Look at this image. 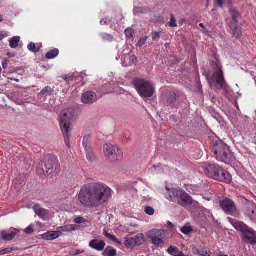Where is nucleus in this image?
<instances>
[{
    "mask_svg": "<svg viewBox=\"0 0 256 256\" xmlns=\"http://www.w3.org/2000/svg\"><path fill=\"white\" fill-rule=\"evenodd\" d=\"M44 166L46 174L52 176L58 174L60 172V164L54 155H50L46 157Z\"/></svg>",
    "mask_w": 256,
    "mask_h": 256,
    "instance_id": "6e6552de",
    "label": "nucleus"
},
{
    "mask_svg": "<svg viewBox=\"0 0 256 256\" xmlns=\"http://www.w3.org/2000/svg\"><path fill=\"white\" fill-rule=\"evenodd\" d=\"M9 79H10L11 80H15V81H16V82H18V80L16 79V78H9Z\"/></svg>",
    "mask_w": 256,
    "mask_h": 256,
    "instance_id": "69168bd1",
    "label": "nucleus"
},
{
    "mask_svg": "<svg viewBox=\"0 0 256 256\" xmlns=\"http://www.w3.org/2000/svg\"><path fill=\"white\" fill-rule=\"evenodd\" d=\"M59 54V50L58 48H54L46 53V58L50 60L56 58Z\"/></svg>",
    "mask_w": 256,
    "mask_h": 256,
    "instance_id": "cd10ccee",
    "label": "nucleus"
},
{
    "mask_svg": "<svg viewBox=\"0 0 256 256\" xmlns=\"http://www.w3.org/2000/svg\"><path fill=\"white\" fill-rule=\"evenodd\" d=\"M34 231V227L32 224L30 225L28 228L24 229V232L26 234H32Z\"/></svg>",
    "mask_w": 256,
    "mask_h": 256,
    "instance_id": "49530a36",
    "label": "nucleus"
},
{
    "mask_svg": "<svg viewBox=\"0 0 256 256\" xmlns=\"http://www.w3.org/2000/svg\"><path fill=\"white\" fill-rule=\"evenodd\" d=\"M98 98L95 92L88 91L82 94L81 100L84 104H91L97 101Z\"/></svg>",
    "mask_w": 256,
    "mask_h": 256,
    "instance_id": "ddd939ff",
    "label": "nucleus"
},
{
    "mask_svg": "<svg viewBox=\"0 0 256 256\" xmlns=\"http://www.w3.org/2000/svg\"><path fill=\"white\" fill-rule=\"evenodd\" d=\"M152 38L153 40H158L160 38V32H152Z\"/></svg>",
    "mask_w": 256,
    "mask_h": 256,
    "instance_id": "37998d69",
    "label": "nucleus"
},
{
    "mask_svg": "<svg viewBox=\"0 0 256 256\" xmlns=\"http://www.w3.org/2000/svg\"><path fill=\"white\" fill-rule=\"evenodd\" d=\"M135 10H136L137 12H140V13H143L144 12L143 8H136Z\"/></svg>",
    "mask_w": 256,
    "mask_h": 256,
    "instance_id": "6e6d98bb",
    "label": "nucleus"
},
{
    "mask_svg": "<svg viewBox=\"0 0 256 256\" xmlns=\"http://www.w3.org/2000/svg\"><path fill=\"white\" fill-rule=\"evenodd\" d=\"M192 199V198L188 194L182 190L177 202L178 204L183 207H188L190 204Z\"/></svg>",
    "mask_w": 256,
    "mask_h": 256,
    "instance_id": "4468645a",
    "label": "nucleus"
},
{
    "mask_svg": "<svg viewBox=\"0 0 256 256\" xmlns=\"http://www.w3.org/2000/svg\"><path fill=\"white\" fill-rule=\"evenodd\" d=\"M220 206L227 214L235 216L237 214L236 206L234 202L230 198H225L220 200Z\"/></svg>",
    "mask_w": 256,
    "mask_h": 256,
    "instance_id": "9d476101",
    "label": "nucleus"
},
{
    "mask_svg": "<svg viewBox=\"0 0 256 256\" xmlns=\"http://www.w3.org/2000/svg\"><path fill=\"white\" fill-rule=\"evenodd\" d=\"M123 232H129V230L128 228H125L124 230H123Z\"/></svg>",
    "mask_w": 256,
    "mask_h": 256,
    "instance_id": "680f3d73",
    "label": "nucleus"
},
{
    "mask_svg": "<svg viewBox=\"0 0 256 256\" xmlns=\"http://www.w3.org/2000/svg\"><path fill=\"white\" fill-rule=\"evenodd\" d=\"M212 151L214 154L216 159L226 164L232 162L234 158L230 151L229 148L222 142H216L212 148Z\"/></svg>",
    "mask_w": 256,
    "mask_h": 256,
    "instance_id": "20e7f679",
    "label": "nucleus"
},
{
    "mask_svg": "<svg viewBox=\"0 0 256 256\" xmlns=\"http://www.w3.org/2000/svg\"><path fill=\"white\" fill-rule=\"evenodd\" d=\"M34 210L35 213L42 220H44L48 214L47 210L41 208L38 204H36L34 206Z\"/></svg>",
    "mask_w": 256,
    "mask_h": 256,
    "instance_id": "aec40b11",
    "label": "nucleus"
},
{
    "mask_svg": "<svg viewBox=\"0 0 256 256\" xmlns=\"http://www.w3.org/2000/svg\"><path fill=\"white\" fill-rule=\"evenodd\" d=\"M73 78V74H68L64 78V80L66 82H69L70 80H72Z\"/></svg>",
    "mask_w": 256,
    "mask_h": 256,
    "instance_id": "09e8293b",
    "label": "nucleus"
},
{
    "mask_svg": "<svg viewBox=\"0 0 256 256\" xmlns=\"http://www.w3.org/2000/svg\"><path fill=\"white\" fill-rule=\"evenodd\" d=\"M188 206H190V208H194L195 210H196L200 208V205L198 202L192 199V202H190V204Z\"/></svg>",
    "mask_w": 256,
    "mask_h": 256,
    "instance_id": "58836bf2",
    "label": "nucleus"
},
{
    "mask_svg": "<svg viewBox=\"0 0 256 256\" xmlns=\"http://www.w3.org/2000/svg\"><path fill=\"white\" fill-rule=\"evenodd\" d=\"M180 230L184 234L188 235L193 232L194 229L190 223H187L181 228Z\"/></svg>",
    "mask_w": 256,
    "mask_h": 256,
    "instance_id": "c756f323",
    "label": "nucleus"
},
{
    "mask_svg": "<svg viewBox=\"0 0 256 256\" xmlns=\"http://www.w3.org/2000/svg\"><path fill=\"white\" fill-rule=\"evenodd\" d=\"M217 256H228V254H225L222 252H220L218 254Z\"/></svg>",
    "mask_w": 256,
    "mask_h": 256,
    "instance_id": "13d9d810",
    "label": "nucleus"
},
{
    "mask_svg": "<svg viewBox=\"0 0 256 256\" xmlns=\"http://www.w3.org/2000/svg\"><path fill=\"white\" fill-rule=\"evenodd\" d=\"M61 236L60 232L51 231L44 233L42 236V238L44 240H51L58 238Z\"/></svg>",
    "mask_w": 256,
    "mask_h": 256,
    "instance_id": "6ab92c4d",
    "label": "nucleus"
},
{
    "mask_svg": "<svg viewBox=\"0 0 256 256\" xmlns=\"http://www.w3.org/2000/svg\"><path fill=\"white\" fill-rule=\"evenodd\" d=\"M167 224L170 228H172L174 226V224L171 222H170L169 221H168L167 222Z\"/></svg>",
    "mask_w": 256,
    "mask_h": 256,
    "instance_id": "4d7b16f0",
    "label": "nucleus"
},
{
    "mask_svg": "<svg viewBox=\"0 0 256 256\" xmlns=\"http://www.w3.org/2000/svg\"><path fill=\"white\" fill-rule=\"evenodd\" d=\"M199 26L202 28L203 29H204V24L202 23H200L199 24Z\"/></svg>",
    "mask_w": 256,
    "mask_h": 256,
    "instance_id": "e2e57ef3",
    "label": "nucleus"
},
{
    "mask_svg": "<svg viewBox=\"0 0 256 256\" xmlns=\"http://www.w3.org/2000/svg\"><path fill=\"white\" fill-rule=\"evenodd\" d=\"M100 37L104 42H111L114 40V37L107 33H102L100 34Z\"/></svg>",
    "mask_w": 256,
    "mask_h": 256,
    "instance_id": "473e14b6",
    "label": "nucleus"
},
{
    "mask_svg": "<svg viewBox=\"0 0 256 256\" xmlns=\"http://www.w3.org/2000/svg\"><path fill=\"white\" fill-rule=\"evenodd\" d=\"M8 56L10 57H14V54L8 52Z\"/></svg>",
    "mask_w": 256,
    "mask_h": 256,
    "instance_id": "0e129e2a",
    "label": "nucleus"
},
{
    "mask_svg": "<svg viewBox=\"0 0 256 256\" xmlns=\"http://www.w3.org/2000/svg\"><path fill=\"white\" fill-rule=\"evenodd\" d=\"M198 252L201 256H210V254H208V252L203 248H200L198 250Z\"/></svg>",
    "mask_w": 256,
    "mask_h": 256,
    "instance_id": "de8ad7c7",
    "label": "nucleus"
},
{
    "mask_svg": "<svg viewBox=\"0 0 256 256\" xmlns=\"http://www.w3.org/2000/svg\"><path fill=\"white\" fill-rule=\"evenodd\" d=\"M178 256H186L182 252H180Z\"/></svg>",
    "mask_w": 256,
    "mask_h": 256,
    "instance_id": "bf43d9fd",
    "label": "nucleus"
},
{
    "mask_svg": "<svg viewBox=\"0 0 256 256\" xmlns=\"http://www.w3.org/2000/svg\"><path fill=\"white\" fill-rule=\"evenodd\" d=\"M167 233L168 230H166L153 229L147 232V236L154 245L157 248H162L164 245L163 240Z\"/></svg>",
    "mask_w": 256,
    "mask_h": 256,
    "instance_id": "0eeeda50",
    "label": "nucleus"
},
{
    "mask_svg": "<svg viewBox=\"0 0 256 256\" xmlns=\"http://www.w3.org/2000/svg\"><path fill=\"white\" fill-rule=\"evenodd\" d=\"M74 111L72 108L63 110L60 114L59 122L64 135V142L68 146H70V130L72 124L74 121Z\"/></svg>",
    "mask_w": 256,
    "mask_h": 256,
    "instance_id": "7ed1b4c3",
    "label": "nucleus"
},
{
    "mask_svg": "<svg viewBox=\"0 0 256 256\" xmlns=\"http://www.w3.org/2000/svg\"><path fill=\"white\" fill-rule=\"evenodd\" d=\"M105 156L112 162L120 160L123 158V152L116 146L106 144L103 146Z\"/></svg>",
    "mask_w": 256,
    "mask_h": 256,
    "instance_id": "423d86ee",
    "label": "nucleus"
},
{
    "mask_svg": "<svg viewBox=\"0 0 256 256\" xmlns=\"http://www.w3.org/2000/svg\"><path fill=\"white\" fill-rule=\"evenodd\" d=\"M90 136L89 134H87L84 137L82 144L85 148V149L90 148L88 145L89 142H90Z\"/></svg>",
    "mask_w": 256,
    "mask_h": 256,
    "instance_id": "f704fd0d",
    "label": "nucleus"
},
{
    "mask_svg": "<svg viewBox=\"0 0 256 256\" xmlns=\"http://www.w3.org/2000/svg\"><path fill=\"white\" fill-rule=\"evenodd\" d=\"M8 62L9 60H8L5 59L3 60L2 62V66L4 69L7 68L8 67Z\"/></svg>",
    "mask_w": 256,
    "mask_h": 256,
    "instance_id": "3c124183",
    "label": "nucleus"
},
{
    "mask_svg": "<svg viewBox=\"0 0 256 256\" xmlns=\"http://www.w3.org/2000/svg\"><path fill=\"white\" fill-rule=\"evenodd\" d=\"M89 246L97 251H102L104 250L106 246V242L104 240H92L89 242Z\"/></svg>",
    "mask_w": 256,
    "mask_h": 256,
    "instance_id": "f3484780",
    "label": "nucleus"
},
{
    "mask_svg": "<svg viewBox=\"0 0 256 256\" xmlns=\"http://www.w3.org/2000/svg\"><path fill=\"white\" fill-rule=\"evenodd\" d=\"M242 237L244 241L248 244L252 245L256 244V232L248 228L242 233Z\"/></svg>",
    "mask_w": 256,
    "mask_h": 256,
    "instance_id": "9b49d317",
    "label": "nucleus"
},
{
    "mask_svg": "<svg viewBox=\"0 0 256 256\" xmlns=\"http://www.w3.org/2000/svg\"><path fill=\"white\" fill-rule=\"evenodd\" d=\"M80 250H78V252H77L76 254H80Z\"/></svg>",
    "mask_w": 256,
    "mask_h": 256,
    "instance_id": "338daca9",
    "label": "nucleus"
},
{
    "mask_svg": "<svg viewBox=\"0 0 256 256\" xmlns=\"http://www.w3.org/2000/svg\"><path fill=\"white\" fill-rule=\"evenodd\" d=\"M4 16L2 15H0V22L4 20Z\"/></svg>",
    "mask_w": 256,
    "mask_h": 256,
    "instance_id": "052dcab7",
    "label": "nucleus"
},
{
    "mask_svg": "<svg viewBox=\"0 0 256 256\" xmlns=\"http://www.w3.org/2000/svg\"><path fill=\"white\" fill-rule=\"evenodd\" d=\"M112 190L102 182H92L83 186L78 198L84 207L96 208L106 202L112 197Z\"/></svg>",
    "mask_w": 256,
    "mask_h": 256,
    "instance_id": "f257e3e1",
    "label": "nucleus"
},
{
    "mask_svg": "<svg viewBox=\"0 0 256 256\" xmlns=\"http://www.w3.org/2000/svg\"><path fill=\"white\" fill-rule=\"evenodd\" d=\"M51 91V88L50 87H46L45 88L43 89L41 91V94L43 95L45 94L46 93L50 92Z\"/></svg>",
    "mask_w": 256,
    "mask_h": 256,
    "instance_id": "8fccbe9b",
    "label": "nucleus"
},
{
    "mask_svg": "<svg viewBox=\"0 0 256 256\" xmlns=\"http://www.w3.org/2000/svg\"><path fill=\"white\" fill-rule=\"evenodd\" d=\"M77 226L75 224H68L64 226H62L58 228V232H71L76 230L77 229Z\"/></svg>",
    "mask_w": 256,
    "mask_h": 256,
    "instance_id": "4be33fe9",
    "label": "nucleus"
},
{
    "mask_svg": "<svg viewBox=\"0 0 256 256\" xmlns=\"http://www.w3.org/2000/svg\"><path fill=\"white\" fill-rule=\"evenodd\" d=\"M136 246H141L144 242V238L142 234H138L133 238Z\"/></svg>",
    "mask_w": 256,
    "mask_h": 256,
    "instance_id": "a878e982",
    "label": "nucleus"
},
{
    "mask_svg": "<svg viewBox=\"0 0 256 256\" xmlns=\"http://www.w3.org/2000/svg\"><path fill=\"white\" fill-rule=\"evenodd\" d=\"M28 48L33 52H37L39 51L38 49L36 50V44L34 42H30L28 46Z\"/></svg>",
    "mask_w": 256,
    "mask_h": 256,
    "instance_id": "c9c22d12",
    "label": "nucleus"
},
{
    "mask_svg": "<svg viewBox=\"0 0 256 256\" xmlns=\"http://www.w3.org/2000/svg\"><path fill=\"white\" fill-rule=\"evenodd\" d=\"M212 67L215 70L213 76L210 78L208 76H207L206 79L210 86L214 84L215 80L217 84L218 88H221L223 86L224 83V78L222 70L217 63L213 62Z\"/></svg>",
    "mask_w": 256,
    "mask_h": 256,
    "instance_id": "1a4fd4ad",
    "label": "nucleus"
},
{
    "mask_svg": "<svg viewBox=\"0 0 256 256\" xmlns=\"http://www.w3.org/2000/svg\"><path fill=\"white\" fill-rule=\"evenodd\" d=\"M166 190L167 192L165 194V197L171 202H177L182 190L180 188H166Z\"/></svg>",
    "mask_w": 256,
    "mask_h": 256,
    "instance_id": "f8f14e48",
    "label": "nucleus"
},
{
    "mask_svg": "<svg viewBox=\"0 0 256 256\" xmlns=\"http://www.w3.org/2000/svg\"><path fill=\"white\" fill-rule=\"evenodd\" d=\"M136 57L135 55L133 54L130 56V60L131 61L132 64H134L136 62Z\"/></svg>",
    "mask_w": 256,
    "mask_h": 256,
    "instance_id": "603ef678",
    "label": "nucleus"
},
{
    "mask_svg": "<svg viewBox=\"0 0 256 256\" xmlns=\"http://www.w3.org/2000/svg\"><path fill=\"white\" fill-rule=\"evenodd\" d=\"M112 22V20L111 18L106 17V18H104L102 19L100 21V24L102 26H103V25H108Z\"/></svg>",
    "mask_w": 256,
    "mask_h": 256,
    "instance_id": "4c0bfd02",
    "label": "nucleus"
},
{
    "mask_svg": "<svg viewBox=\"0 0 256 256\" xmlns=\"http://www.w3.org/2000/svg\"><path fill=\"white\" fill-rule=\"evenodd\" d=\"M116 250L110 246H107L102 252V256H116Z\"/></svg>",
    "mask_w": 256,
    "mask_h": 256,
    "instance_id": "b1692460",
    "label": "nucleus"
},
{
    "mask_svg": "<svg viewBox=\"0 0 256 256\" xmlns=\"http://www.w3.org/2000/svg\"><path fill=\"white\" fill-rule=\"evenodd\" d=\"M144 212L150 216L153 215L154 212V208L150 206H146L144 208Z\"/></svg>",
    "mask_w": 256,
    "mask_h": 256,
    "instance_id": "ea45409f",
    "label": "nucleus"
},
{
    "mask_svg": "<svg viewBox=\"0 0 256 256\" xmlns=\"http://www.w3.org/2000/svg\"><path fill=\"white\" fill-rule=\"evenodd\" d=\"M74 222L76 224H80L88 221L81 216H77L74 220Z\"/></svg>",
    "mask_w": 256,
    "mask_h": 256,
    "instance_id": "e433bc0d",
    "label": "nucleus"
},
{
    "mask_svg": "<svg viewBox=\"0 0 256 256\" xmlns=\"http://www.w3.org/2000/svg\"><path fill=\"white\" fill-rule=\"evenodd\" d=\"M20 230L16 228H12L9 230H3L1 232L2 239L4 241H10L16 236Z\"/></svg>",
    "mask_w": 256,
    "mask_h": 256,
    "instance_id": "dca6fc26",
    "label": "nucleus"
},
{
    "mask_svg": "<svg viewBox=\"0 0 256 256\" xmlns=\"http://www.w3.org/2000/svg\"><path fill=\"white\" fill-rule=\"evenodd\" d=\"M103 234L106 238L110 239V240L120 246L122 245V242L120 241L115 236L108 233L107 230L106 228H104L103 230Z\"/></svg>",
    "mask_w": 256,
    "mask_h": 256,
    "instance_id": "5701e85b",
    "label": "nucleus"
},
{
    "mask_svg": "<svg viewBox=\"0 0 256 256\" xmlns=\"http://www.w3.org/2000/svg\"><path fill=\"white\" fill-rule=\"evenodd\" d=\"M148 39V36H144L142 38H140V39L139 40L138 45L139 46H143L145 42H146V40Z\"/></svg>",
    "mask_w": 256,
    "mask_h": 256,
    "instance_id": "a18cd8bd",
    "label": "nucleus"
},
{
    "mask_svg": "<svg viewBox=\"0 0 256 256\" xmlns=\"http://www.w3.org/2000/svg\"><path fill=\"white\" fill-rule=\"evenodd\" d=\"M86 158L90 162H92L96 160V156L94 152L91 151L90 148L86 149Z\"/></svg>",
    "mask_w": 256,
    "mask_h": 256,
    "instance_id": "72a5a7b5",
    "label": "nucleus"
},
{
    "mask_svg": "<svg viewBox=\"0 0 256 256\" xmlns=\"http://www.w3.org/2000/svg\"><path fill=\"white\" fill-rule=\"evenodd\" d=\"M13 250V248H6L2 250H0V255L10 253Z\"/></svg>",
    "mask_w": 256,
    "mask_h": 256,
    "instance_id": "c03bdc74",
    "label": "nucleus"
},
{
    "mask_svg": "<svg viewBox=\"0 0 256 256\" xmlns=\"http://www.w3.org/2000/svg\"><path fill=\"white\" fill-rule=\"evenodd\" d=\"M126 37L132 38L133 37L134 32L132 28H126L124 31Z\"/></svg>",
    "mask_w": 256,
    "mask_h": 256,
    "instance_id": "a19ab883",
    "label": "nucleus"
},
{
    "mask_svg": "<svg viewBox=\"0 0 256 256\" xmlns=\"http://www.w3.org/2000/svg\"><path fill=\"white\" fill-rule=\"evenodd\" d=\"M176 100V94L174 92H169L166 97V103L168 105L172 104Z\"/></svg>",
    "mask_w": 256,
    "mask_h": 256,
    "instance_id": "7c9ffc66",
    "label": "nucleus"
},
{
    "mask_svg": "<svg viewBox=\"0 0 256 256\" xmlns=\"http://www.w3.org/2000/svg\"><path fill=\"white\" fill-rule=\"evenodd\" d=\"M8 36V32H4L3 33L0 34V40H2L3 38L7 37Z\"/></svg>",
    "mask_w": 256,
    "mask_h": 256,
    "instance_id": "864d4df0",
    "label": "nucleus"
},
{
    "mask_svg": "<svg viewBox=\"0 0 256 256\" xmlns=\"http://www.w3.org/2000/svg\"><path fill=\"white\" fill-rule=\"evenodd\" d=\"M230 26L231 28L233 34L237 38H241L242 36V30L238 28V25H234L232 24H230Z\"/></svg>",
    "mask_w": 256,
    "mask_h": 256,
    "instance_id": "393cba45",
    "label": "nucleus"
},
{
    "mask_svg": "<svg viewBox=\"0 0 256 256\" xmlns=\"http://www.w3.org/2000/svg\"><path fill=\"white\" fill-rule=\"evenodd\" d=\"M124 244L126 248H133L136 246L133 238L126 237Z\"/></svg>",
    "mask_w": 256,
    "mask_h": 256,
    "instance_id": "c85d7f7f",
    "label": "nucleus"
},
{
    "mask_svg": "<svg viewBox=\"0 0 256 256\" xmlns=\"http://www.w3.org/2000/svg\"><path fill=\"white\" fill-rule=\"evenodd\" d=\"M167 252L172 256H178L180 252L178 248L176 247L170 246L167 250Z\"/></svg>",
    "mask_w": 256,
    "mask_h": 256,
    "instance_id": "2f4dec72",
    "label": "nucleus"
},
{
    "mask_svg": "<svg viewBox=\"0 0 256 256\" xmlns=\"http://www.w3.org/2000/svg\"><path fill=\"white\" fill-rule=\"evenodd\" d=\"M228 221L237 230L241 232L242 234L244 231L246 230L248 227L244 222H240L238 220L228 218Z\"/></svg>",
    "mask_w": 256,
    "mask_h": 256,
    "instance_id": "a211bd4d",
    "label": "nucleus"
},
{
    "mask_svg": "<svg viewBox=\"0 0 256 256\" xmlns=\"http://www.w3.org/2000/svg\"><path fill=\"white\" fill-rule=\"evenodd\" d=\"M245 214L251 220L256 222V206L252 203L248 204Z\"/></svg>",
    "mask_w": 256,
    "mask_h": 256,
    "instance_id": "2eb2a0df",
    "label": "nucleus"
},
{
    "mask_svg": "<svg viewBox=\"0 0 256 256\" xmlns=\"http://www.w3.org/2000/svg\"><path fill=\"white\" fill-rule=\"evenodd\" d=\"M170 21L169 22V26L171 27H176L177 26L176 20L172 14L170 15Z\"/></svg>",
    "mask_w": 256,
    "mask_h": 256,
    "instance_id": "79ce46f5",
    "label": "nucleus"
},
{
    "mask_svg": "<svg viewBox=\"0 0 256 256\" xmlns=\"http://www.w3.org/2000/svg\"><path fill=\"white\" fill-rule=\"evenodd\" d=\"M230 14L232 18V20L230 24H232L234 25H238V19L240 18V14L235 10L231 9L230 10Z\"/></svg>",
    "mask_w": 256,
    "mask_h": 256,
    "instance_id": "412c9836",
    "label": "nucleus"
},
{
    "mask_svg": "<svg viewBox=\"0 0 256 256\" xmlns=\"http://www.w3.org/2000/svg\"><path fill=\"white\" fill-rule=\"evenodd\" d=\"M134 85L138 94L144 98H150L154 92V88L148 82L142 79H136Z\"/></svg>",
    "mask_w": 256,
    "mask_h": 256,
    "instance_id": "39448f33",
    "label": "nucleus"
},
{
    "mask_svg": "<svg viewBox=\"0 0 256 256\" xmlns=\"http://www.w3.org/2000/svg\"><path fill=\"white\" fill-rule=\"evenodd\" d=\"M20 41V38L18 36H15L9 40L10 46L12 48H16L18 47Z\"/></svg>",
    "mask_w": 256,
    "mask_h": 256,
    "instance_id": "bb28decb",
    "label": "nucleus"
},
{
    "mask_svg": "<svg viewBox=\"0 0 256 256\" xmlns=\"http://www.w3.org/2000/svg\"><path fill=\"white\" fill-rule=\"evenodd\" d=\"M216 4L218 5L219 6L222 7V0H214Z\"/></svg>",
    "mask_w": 256,
    "mask_h": 256,
    "instance_id": "5fc2aeb1",
    "label": "nucleus"
},
{
    "mask_svg": "<svg viewBox=\"0 0 256 256\" xmlns=\"http://www.w3.org/2000/svg\"><path fill=\"white\" fill-rule=\"evenodd\" d=\"M202 168L206 174L215 180L224 182L228 184L232 182L230 174L216 164H204Z\"/></svg>",
    "mask_w": 256,
    "mask_h": 256,
    "instance_id": "f03ea898",
    "label": "nucleus"
}]
</instances>
